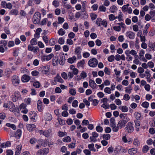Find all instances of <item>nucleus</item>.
<instances>
[{
    "label": "nucleus",
    "mask_w": 155,
    "mask_h": 155,
    "mask_svg": "<svg viewBox=\"0 0 155 155\" xmlns=\"http://www.w3.org/2000/svg\"><path fill=\"white\" fill-rule=\"evenodd\" d=\"M28 116L31 120L34 122H35L37 119V114L34 111H30L28 113Z\"/></svg>",
    "instance_id": "7"
},
{
    "label": "nucleus",
    "mask_w": 155,
    "mask_h": 155,
    "mask_svg": "<svg viewBox=\"0 0 155 155\" xmlns=\"http://www.w3.org/2000/svg\"><path fill=\"white\" fill-rule=\"evenodd\" d=\"M11 81L13 85L15 87L18 86L20 81L19 77L16 75H14L12 77Z\"/></svg>",
    "instance_id": "3"
},
{
    "label": "nucleus",
    "mask_w": 155,
    "mask_h": 155,
    "mask_svg": "<svg viewBox=\"0 0 155 155\" xmlns=\"http://www.w3.org/2000/svg\"><path fill=\"white\" fill-rule=\"evenodd\" d=\"M30 79V77L26 74L23 75L21 78V80L23 82H28Z\"/></svg>",
    "instance_id": "18"
},
{
    "label": "nucleus",
    "mask_w": 155,
    "mask_h": 155,
    "mask_svg": "<svg viewBox=\"0 0 155 155\" xmlns=\"http://www.w3.org/2000/svg\"><path fill=\"white\" fill-rule=\"evenodd\" d=\"M149 13L152 20L155 21V12L154 11H150Z\"/></svg>",
    "instance_id": "40"
},
{
    "label": "nucleus",
    "mask_w": 155,
    "mask_h": 155,
    "mask_svg": "<svg viewBox=\"0 0 155 155\" xmlns=\"http://www.w3.org/2000/svg\"><path fill=\"white\" fill-rule=\"evenodd\" d=\"M71 139L69 136H67L63 138L62 140L64 142H69L71 141Z\"/></svg>",
    "instance_id": "45"
},
{
    "label": "nucleus",
    "mask_w": 155,
    "mask_h": 155,
    "mask_svg": "<svg viewBox=\"0 0 155 155\" xmlns=\"http://www.w3.org/2000/svg\"><path fill=\"white\" fill-rule=\"evenodd\" d=\"M42 39L46 45H48L49 40V38L46 35H44L42 37Z\"/></svg>",
    "instance_id": "34"
},
{
    "label": "nucleus",
    "mask_w": 155,
    "mask_h": 155,
    "mask_svg": "<svg viewBox=\"0 0 155 155\" xmlns=\"http://www.w3.org/2000/svg\"><path fill=\"white\" fill-rule=\"evenodd\" d=\"M148 46L153 51H155V42L153 43H149L148 44Z\"/></svg>",
    "instance_id": "38"
},
{
    "label": "nucleus",
    "mask_w": 155,
    "mask_h": 155,
    "mask_svg": "<svg viewBox=\"0 0 155 155\" xmlns=\"http://www.w3.org/2000/svg\"><path fill=\"white\" fill-rule=\"evenodd\" d=\"M120 109L122 111L124 112H127L128 111V108L126 106H122Z\"/></svg>",
    "instance_id": "59"
},
{
    "label": "nucleus",
    "mask_w": 155,
    "mask_h": 155,
    "mask_svg": "<svg viewBox=\"0 0 155 155\" xmlns=\"http://www.w3.org/2000/svg\"><path fill=\"white\" fill-rule=\"evenodd\" d=\"M56 40L54 38H51L48 42H49V45L51 46L54 45L56 43Z\"/></svg>",
    "instance_id": "30"
},
{
    "label": "nucleus",
    "mask_w": 155,
    "mask_h": 155,
    "mask_svg": "<svg viewBox=\"0 0 155 155\" xmlns=\"http://www.w3.org/2000/svg\"><path fill=\"white\" fill-rule=\"evenodd\" d=\"M26 127L27 129L30 131H32L36 127V125L33 124H27Z\"/></svg>",
    "instance_id": "22"
},
{
    "label": "nucleus",
    "mask_w": 155,
    "mask_h": 155,
    "mask_svg": "<svg viewBox=\"0 0 155 155\" xmlns=\"http://www.w3.org/2000/svg\"><path fill=\"white\" fill-rule=\"evenodd\" d=\"M38 132L40 135H42L47 138H51L52 136V130L48 129L43 130H38Z\"/></svg>",
    "instance_id": "1"
},
{
    "label": "nucleus",
    "mask_w": 155,
    "mask_h": 155,
    "mask_svg": "<svg viewBox=\"0 0 155 155\" xmlns=\"http://www.w3.org/2000/svg\"><path fill=\"white\" fill-rule=\"evenodd\" d=\"M134 114L137 120H140L142 119V118L141 116V114L140 113L138 112H136Z\"/></svg>",
    "instance_id": "32"
},
{
    "label": "nucleus",
    "mask_w": 155,
    "mask_h": 155,
    "mask_svg": "<svg viewBox=\"0 0 155 155\" xmlns=\"http://www.w3.org/2000/svg\"><path fill=\"white\" fill-rule=\"evenodd\" d=\"M115 56L113 55H111L107 58L108 61L110 62H112L115 59Z\"/></svg>",
    "instance_id": "56"
},
{
    "label": "nucleus",
    "mask_w": 155,
    "mask_h": 155,
    "mask_svg": "<svg viewBox=\"0 0 155 155\" xmlns=\"http://www.w3.org/2000/svg\"><path fill=\"white\" fill-rule=\"evenodd\" d=\"M82 49L80 47H77L75 49V54L77 55V58L78 59H80L81 58L82 56L81 55V52Z\"/></svg>",
    "instance_id": "11"
},
{
    "label": "nucleus",
    "mask_w": 155,
    "mask_h": 155,
    "mask_svg": "<svg viewBox=\"0 0 155 155\" xmlns=\"http://www.w3.org/2000/svg\"><path fill=\"white\" fill-rule=\"evenodd\" d=\"M98 10L99 12H105L106 11V8L104 5H102L99 6Z\"/></svg>",
    "instance_id": "43"
},
{
    "label": "nucleus",
    "mask_w": 155,
    "mask_h": 155,
    "mask_svg": "<svg viewBox=\"0 0 155 155\" xmlns=\"http://www.w3.org/2000/svg\"><path fill=\"white\" fill-rule=\"evenodd\" d=\"M127 114H126L122 113L120 114L119 116L121 118H123V120H127V119H128L129 120V118L127 117Z\"/></svg>",
    "instance_id": "48"
},
{
    "label": "nucleus",
    "mask_w": 155,
    "mask_h": 155,
    "mask_svg": "<svg viewBox=\"0 0 155 155\" xmlns=\"http://www.w3.org/2000/svg\"><path fill=\"white\" fill-rule=\"evenodd\" d=\"M45 106L43 105L42 102L41 100H38L37 104V107L38 110L39 112L42 111L44 108Z\"/></svg>",
    "instance_id": "16"
},
{
    "label": "nucleus",
    "mask_w": 155,
    "mask_h": 155,
    "mask_svg": "<svg viewBox=\"0 0 155 155\" xmlns=\"http://www.w3.org/2000/svg\"><path fill=\"white\" fill-rule=\"evenodd\" d=\"M126 51H127V52L129 53L130 54H131L133 55H134L136 56L137 55V52L135 51L134 50H132L130 51L129 50H127Z\"/></svg>",
    "instance_id": "53"
},
{
    "label": "nucleus",
    "mask_w": 155,
    "mask_h": 155,
    "mask_svg": "<svg viewBox=\"0 0 155 155\" xmlns=\"http://www.w3.org/2000/svg\"><path fill=\"white\" fill-rule=\"evenodd\" d=\"M60 3L58 1L56 0H54L52 2V5L55 8H57L59 6Z\"/></svg>",
    "instance_id": "46"
},
{
    "label": "nucleus",
    "mask_w": 155,
    "mask_h": 155,
    "mask_svg": "<svg viewBox=\"0 0 155 155\" xmlns=\"http://www.w3.org/2000/svg\"><path fill=\"white\" fill-rule=\"evenodd\" d=\"M58 43L60 45H63L64 43V38L61 37L58 39Z\"/></svg>",
    "instance_id": "62"
},
{
    "label": "nucleus",
    "mask_w": 155,
    "mask_h": 155,
    "mask_svg": "<svg viewBox=\"0 0 155 155\" xmlns=\"http://www.w3.org/2000/svg\"><path fill=\"white\" fill-rule=\"evenodd\" d=\"M90 16L92 20H94L97 18V15L94 13H92L90 14Z\"/></svg>",
    "instance_id": "57"
},
{
    "label": "nucleus",
    "mask_w": 155,
    "mask_h": 155,
    "mask_svg": "<svg viewBox=\"0 0 155 155\" xmlns=\"http://www.w3.org/2000/svg\"><path fill=\"white\" fill-rule=\"evenodd\" d=\"M132 4L135 7H138L139 5L138 0H132Z\"/></svg>",
    "instance_id": "50"
},
{
    "label": "nucleus",
    "mask_w": 155,
    "mask_h": 155,
    "mask_svg": "<svg viewBox=\"0 0 155 155\" xmlns=\"http://www.w3.org/2000/svg\"><path fill=\"white\" fill-rule=\"evenodd\" d=\"M37 41L36 38H34L31 40L30 42L32 45H36L37 43Z\"/></svg>",
    "instance_id": "49"
},
{
    "label": "nucleus",
    "mask_w": 155,
    "mask_h": 155,
    "mask_svg": "<svg viewBox=\"0 0 155 155\" xmlns=\"http://www.w3.org/2000/svg\"><path fill=\"white\" fill-rule=\"evenodd\" d=\"M21 96L20 93L18 91H16L12 96V101L13 102H15L18 101Z\"/></svg>",
    "instance_id": "9"
},
{
    "label": "nucleus",
    "mask_w": 155,
    "mask_h": 155,
    "mask_svg": "<svg viewBox=\"0 0 155 155\" xmlns=\"http://www.w3.org/2000/svg\"><path fill=\"white\" fill-rule=\"evenodd\" d=\"M67 134V133L65 132H63L61 131H59L58 132V135L60 137H62Z\"/></svg>",
    "instance_id": "42"
},
{
    "label": "nucleus",
    "mask_w": 155,
    "mask_h": 155,
    "mask_svg": "<svg viewBox=\"0 0 155 155\" xmlns=\"http://www.w3.org/2000/svg\"><path fill=\"white\" fill-rule=\"evenodd\" d=\"M109 10L111 13H114L117 12V8L116 6L114 5L110 7Z\"/></svg>",
    "instance_id": "25"
},
{
    "label": "nucleus",
    "mask_w": 155,
    "mask_h": 155,
    "mask_svg": "<svg viewBox=\"0 0 155 155\" xmlns=\"http://www.w3.org/2000/svg\"><path fill=\"white\" fill-rule=\"evenodd\" d=\"M60 58L66 60L68 58L67 54H64L63 52H61L59 54Z\"/></svg>",
    "instance_id": "24"
},
{
    "label": "nucleus",
    "mask_w": 155,
    "mask_h": 155,
    "mask_svg": "<svg viewBox=\"0 0 155 155\" xmlns=\"http://www.w3.org/2000/svg\"><path fill=\"white\" fill-rule=\"evenodd\" d=\"M18 10L15 9H12L11 10L9 13V15H17L18 14Z\"/></svg>",
    "instance_id": "35"
},
{
    "label": "nucleus",
    "mask_w": 155,
    "mask_h": 155,
    "mask_svg": "<svg viewBox=\"0 0 155 155\" xmlns=\"http://www.w3.org/2000/svg\"><path fill=\"white\" fill-rule=\"evenodd\" d=\"M96 24L99 27L102 25L105 28L107 27V21L104 20H102L100 18H98L97 19Z\"/></svg>",
    "instance_id": "4"
},
{
    "label": "nucleus",
    "mask_w": 155,
    "mask_h": 155,
    "mask_svg": "<svg viewBox=\"0 0 155 155\" xmlns=\"http://www.w3.org/2000/svg\"><path fill=\"white\" fill-rule=\"evenodd\" d=\"M115 58L117 61H119L121 59L123 61H125V57L124 54L120 55L118 54H117L115 55Z\"/></svg>",
    "instance_id": "19"
},
{
    "label": "nucleus",
    "mask_w": 155,
    "mask_h": 155,
    "mask_svg": "<svg viewBox=\"0 0 155 155\" xmlns=\"http://www.w3.org/2000/svg\"><path fill=\"white\" fill-rule=\"evenodd\" d=\"M89 85L91 88L94 89L96 88L97 84L94 80L91 79L89 81Z\"/></svg>",
    "instance_id": "20"
},
{
    "label": "nucleus",
    "mask_w": 155,
    "mask_h": 155,
    "mask_svg": "<svg viewBox=\"0 0 155 155\" xmlns=\"http://www.w3.org/2000/svg\"><path fill=\"white\" fill-rule=\"evenodd\" d=\"M54 79L56 80L57 81L61 83H63L64 82L63 80L58 74L54 77Z\"/></svg>",
    "instance_id": "26"
},
{
    "label": "nucleus",
    "mask_w": 155,
    "mask_h": 155,
    "mask_svg": "<svg viewBox=\"0 0 155 155\" xmlns=\"http://www.w3.org/2000/svg\"><path fill=\"white\" fill-rule=\"evenodd\" d=\"M41 18V13L37 12L34 14L32 19L33 23L35 24H38L40 21Z\"/></svg>",
    "instance_id": "2"
},
{
    "label": "nucleus",
    "mask_w": 155,
    "mask_h": 155,
    "mask_svg": "<svg viewBox=\"0 0 155 155\" xmlns=\"http://www.w3.org/2000/svg\"><path fill=\"white\" fill-rule=\"evenodd\" d=\"M138 57V55L135 56L134 60L133 61V63L137 65L140 64V61L137 58Z\"/></svg>",
    "instance_id": "51"
},
{
    "label": "nucleus",
    "mask_w": 155,
    "mask_h": 155,
    "mask_svg": "<svg viewBox=\"0 0 155 155\" xmlns=\"http://www.w3.org/2000/svg\"><path fill=\"white\" fill-rule=\"evenodd\" d=\"M46 56L47 58L46 61H48L51 60L52 58L54 57V54L52 53H51L48 55H46Z\"/></svg>",
    "instance_id": "63"
},
{
    "label": "nucleus",
    "mask_w": 155,
    "mask_h": 155,
    "mask_svg": "<svg viewBox=\"0 0 155 155\" xmlns=\"http://www.w3.org/2000/svg\"><path fill=\"white\" fill-rule=\"evenodd\" d=\"M6 126L12 128L13 130H15L16 129V127L15 125L13 124H11L10 123H7L6 124Z\"/></svg>",
    "instance_id": "52"
},
{
    "label": "nucleus",
    "mask_w": 155,
    "mask_h": 155,
    "mask_svg": "<svg viewBox=\"0 0 155 155\" xmlns=\"http://www.w3.org/2000/svg\"><path fill=\"white\" fill-rule=\"evenodd\" d=\"M117 24L119 25L120 26H121L120 27L123 29L122 31L123 32H124L126 28V26L125 24L123 22H121L118 23Z\"/></svg>",
    "instance_id": "39"
},
{
    "label": "nucleus",
    "mask_w": 155,
    "mask_h": 155,
    "mask_svg": "<svg viewBox=\"0 0 155 155\" xmlns=\"http://www.w3.org/2000/svg\"><path fill=\"white\" fill-rule=\"evenodd\" d=\"M145 77L146 78L148 82L150 83L151 81V79L153 78L151 77V75L150 73V71L148 69L144 72Z\"/></svg>",
    "instance_id": "10"
},
{
    "label": "nucleus",
    "mask_w": 155,
    "mask_h": 155,
    "mask_svg": "<svg viewBox=\"0 0 155 155\" xmlns=\"http://www.w3.org/2000/svg\"><path fill=\"white\" fill-rule=\"evenodd\" d=\"M76 60V57L75 56H73L72 58H70L68 59V62L71 64L73 63Z\"/></svg>",
    "instance_id": "31"
},
{
    "label": "nucleus",
    "mask_w": 155,
    "mask_h": 155,
    "mask_svg": "<svg viewBox=\"0 0 155 155\" xmlns=\"http://www.w3.org/2000/svg\"><path fill=\"white\" fill-rule=\"evenodd\" d=\"M129 4H127L126 5H124L122 8V11L123 12H127L128 7L129 6Z\"/></svg>",
    "instance_id": "55"
},
{
    "label": "nucleus",
    "mask_w": 155,
    "mask_h": 155,
    "mask_svg": "<svg viewBox=\"0 0 155 155\" xmlns=\"http://www.w3.org/2000/svg\"><path fill=\"white\" fill-rule=\"evenodd\" d=\"M133 144L136 147H138L140 146V142L137 138H136L134 139Z\"/></svg>",
    "instance_id": "33"
},
{
    "label": "nucleus",
    "mask_w": 155,
    "mask_h": 155,
    "mask_svg": "<svg viewBox=\"0 0 155 155\" xmlns=\"http://www.w3.org/2000/svg\"><path fill=\"white\" fill-rule=\"evenodd\" d=\"M58 63V58L55 57L52 59V64L53 66H57Z\"/></svg>",
    "instance_id": "27"
},
{
    "label": "nucleus",
    "mask_w": 155,
    "mask_h": 155,
    "mask_svg": "<svg viewBox=\"0 0 155 155\" xmlns=\"http://www.w3.org/2000/svg\"><path fill=\"white\" fill-rule=\"evenodd\" d=\"M88 147L90 150L93 151L94 152L96 151V149L94 147V144L93 143L88 144Z\"/></svg>",
    "instance_id": "44"
},
{
    "label": "nucleus",
    "mask_w": 155,
    "mask_h": 155,
    "mask_svg": "<svg viewBox=\"0 0 155 155\" xmlns=\"http://www.w3.org/2000/svg\"><path fill=\"white\" fill-rule=\"evenodd\" d=\"M132 89L130 87H126L125 88V92L128 94H130L131 93Z\"/></svg>",
    "instance_id": "58"
},
{
    "label": "nucleus",
    "mask_w": 155,
    "mask_h": 155,
    "mask_svg": "<svg viewBox=\"0 0 155 155\" xmlns=\"http://www.w3.org/2000/svg\"><path fill=\"white\" fill-rule=\"evenodd\" d=\"M128 121V119H127V120H121L118 122L117 125L121 129L125 126V124Z\"/></svg>",
    "instance_id": "14"
},
{
    "label": "nucleus",
    "mask_w": 155,
    "mask_h": 155,
    "mask_svg": "<svg viewBox=\"0 0 155 155\" xmlns=\"http://www.w3.org/2000/svg\"><path fill=\"white\" fill-rule=\"evenodd\" d=\"M98 62L95 58L91 59L88 61V64L91 67L94 68L97 65Z\"/></svg>",
    "instance_id": "5"
},
{
    "label": "nucleus",
    "mask_w": 155,
    "mask_h": 155,
    "mask_svg": "<svg viewBox=\"0 0 155 155\" xmlns=\"http://www.w3.org/2000/svg\"><path fill=\"white\" fill-rule=\"evenodd\" d=\"M87 73L84 71H82L81 73L80 74V76L81 77V78H85L87 76Z\"/></svg>",
    "instance_id": "64"
},
{
    "label": "nucleus",
    "mask_w": 155,
    "mask_h": 155,
    "mask_svg": "<svg viewBox=\"0 0 155 155\" xmlns=\"http://www.w3.org/2000/svg\"><path fill=\"white\" fill-rule=\"evenodd\" d=\"M92 136L90 137V142H95L97 141V138L98 137L99 134L96 132L92 133Z\"/></svg>",
    "instance_id": "8"
},
{
    "label": "nucleus",
    "mask_w": 155,
    "mask_h": 155,
    "mask_svg": "<svg viewBox=\"0 0 155 155\" xmlns=\"http://www.w3.org/2000/svg\"><path fill=\"white\" fill-rule=\"evenodd\" d=\"M37 142V140L36 138L34 137L31 138L29 142L31 144H35Z\"/></svg>",
    "instance_id": "61"
},
{
    "label": "nucleus",
    "mask_w": 155,
    "mask_h": 155,
    "mask_svg": "<svg viewBox=\"0 0 155 155\" xmlns=\"http://www.w3.org/2000/svg\"><path fill=\"white\" fill-rule=\"evenodd\" d=\"M102 137L105 140H108L110 139V135L109 134H105L103 135Z\"/></svg>",
    "instance_id": "47"
},
{
    "label": "nucleus",
    "mask_w": 155,
    "mask_h": 155,
    "mask_svg": "<svg viewBox=\"0 0 155 155\" xmlns=\"http://www.w3.org/2000/svg\"><path fill=\"white\" fill-rule=\"evenodd\" d=\"M125 53L127 56L126 59L127 61H132L133 57L130 55V54L127 51H125Z\"/></svg>",
    "instance_id": "29"
},
{
    "label": "nucleus",
    "mask_w": 155,
    "mask_h": 155,
    "mask_svg": "<svg viewBox=\"0 0 155 155\" xmlns=\"http://www.w3.org/2000/svg\"><path fill=\"white\" fill-rule=\"evenodd\" d=\"M85 63V61L83 59L78 62L77 63V66L78 67H82L84 66V65Z\"/></svg>",
    "instance_id": "37"
},
{
    "label": "nucleus",
    "mask_w": 155,
    "mask_h": 155,
    "mask_svg": "<svg viewBox=\"0 0 155 155\" xmlns=\"http://www.w3.org/2000/svg\"><path fill=\"white\" fill-rule=\"evenodd\" d=\"M108 17L109 20L110 21H114L115 19H116V17L113 14H111L109 15L108 16Z\"/></svg>",
    "instance_id": "60"
},
{
    "label": "nucleus",
    "mask_w": 155,
    "mask_h": 155,
    "mask_svg": "<svg viewBox=\"0 0 155 155\" xmlns=\"http://www.w3.org/2000/svg\"><path fill=\"white\" fill-rule=\"evenodd\" d=\"M57 33L59 35L63 36L65 34L66 31L63 28H61L58 30Z\"/></svg>",
    "instance_id": "36"
},
{
    "label": "nucleus",
    "mask_w": 155,
    "mask_h": 155,
    "mask_svg": "<svg viewBox=\"0 0 155 155\" xmlns=\"http://www.w3.org/2000/svg\"><path fill=\"white\" fill-rule=\"evenodd\" d=\"M21 131L20 129H18L15 132L14 136L17 138L19 139L21 137Z\"/></svg>",
    "instance_id": "23"
},
{
    "label": "nucleus",
    "mask_w": 155,
    "mask_h": 155,
    "mask_svg": "<svg viewBox=\"0 0 155 155\" xmlns=\"http://www.w3.org/2000/svg\"><path fill=\"white\" fill-rule=\"evenodd\" d=\"M121 148V146H118L115 148L114 152L115 154H119L120 153Z\"/></svg>",
    "instance_id": "41"
},
{
    "label": "nucleus",
    "mask_w": 155,
    "mask_h": 155,
    "mask_svg": "<svg viewBox=\"0 0 155 155\" xmlns=\"http://www.w3.org/2000/svg\"><path fill=\"white\" fill-rule=\"evenodd\" d=\"M22 149V145L21 144H19L16 147L15 150V155H19L21 153Z\"/></svg>",
    "instance_id": "17"
},
{
    "label": "nucleus",
    "mask_w": 155,
    "mask_h": 155,
    "mask_svg": "<svg viewBox=\"0 0 155 155\" xmlns=\"http://www.w3.org/2000/svg\"><path fill=\"white\" fill-rule=\"evenodd\" d=\"M125 129L128 133H131L133 132L134 129L132 123L130 122H128L126 125V127Z\"/></svg>",
    "instance_id": "12"
},
{
    "label": "nucleus",
    "mask_w": 155,
    "mask_h": 155,
    "mask_svg": "<svg viewBox=\"0 0 155 155\" xmlns=\"http://www.w3.org/2000/svg\"><path fill=\"white\" fill-rule=\"evenodd\" d=\"M137 150L135 148L129 149L128 150L129 153L131 155H135L137 153Z\"/></svg>",
    "instance_id": "21"
},
{
    "label": "nucleus",
    "mask_w": 155,
    "mask_h": 155,
    "mask_svg": "<svg viewBox=\"0 0 155 155\" xmlns=\"http://www.w3.org/2000/svg\"><path fill=\"white\" fill-rule=\"evenodd\" d=\"M126 36L130 39H134L135 37V34L133 32L131 31H128L125 34Z\"/></svg>",
    "instance_id": "15"
},
{
    "label": "nucleus",
    "mask_w": 155,
    "mask_h": 155,
    "mask_svg": "<svg viewBox=\"0 0 155 155\" xmlns=\"http://www.w3.org/2000/svg\"><path fill=\"white\" fill-rule=\"evenodd\" d=\"M40 71H41L43 74H47L49 71V68L48 66H44L40 68Z\"/></svg>",
    "instance_id": "13"
},
{
    "label": "nucleus",
    "mask_w": 155,
    "mask_h": 155,
    "mask_svg": "<svg viewBox=\"0 0 155 155\" xmlns=\"http://www.w3.org/2000/svg\"><path fill=\"white\" fill-rule=\"evenodd\" d=\"M149 147L147 145H145L143 146L142 148V152L143 153H146L149 150Z\"/></svg>",
    "instance_id": "54"
},
{
    "label": "nucleus",
    "mask_w": 155,
    "mask_h": 155,
    "mask_svg": "<svg viewBox=\"0 0 155 155\" xmlns=\"http://www.w3.org/2000/svg\"><path fill=\"white\" fill-rule=\"evenodd\" d=\"M49 148H46L38 150L36 153L37 155H46L49 152Z\"/></svg>",
    "instance_id": "6"
},
{
    "label": "nucleus",
    "mask_w": 155,
    "mask_h": 155,
    "mask_svg": "<svg viewBox=\"0 0 155 155\" xmlns=\"http://www.w3.org/2000/svg\"><path fill=\"white\" fill-rule=\"evenodd\" d=\"M113 131L114 132H117L119 129H120V128H119V127L117 125V126H116V124H114L111 126Z\"/></svg>",
    "instance_id": "28"
}]
</instances>
